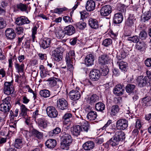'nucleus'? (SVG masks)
Returning <instances> with one entry per match:
<instances>
[{"label": "nucleus", "instance_id": "f257e3e1", "mask_svg": "<svg viewBox=\"0 0 151 151\" xmlns=\"http://www.w3.org/2000/svg\"><path fill=\"white\" fill-rule=\"evenodd\" d=\"M69 127H65L61 134V139L62 142L60 147L61 149L66 150L69 149V146L73 141L71 136L69 134V131L68 129Z\"/></svg>", "mask_w": 151, "mask_h": 151}, {"label": "nucleus", "instance_id": "f03ea898", "mask_svg": "<svg viewBox=\"0 0 151 151\" xmlns=\"http://www.w3.org/2000/svg\"><path fill=\"white\" fill-rule=\"evenodd\" d=\"M125 138L124 132L121 131H117L115 135L109 141L108 144L112 146H115L118 145L120 141H122Z\"/></svg>", "mask_w": 151, "mask_h": 151}, {"label": "nucleus", "instance_id": "7ed1b4c3", "mask_svg": "<svg viewBox=\"0 0 151 151\" xmlns=\"http://www.w3.org/2000/svg\"><path fill=\"white\" fill-rule=\"evenodd\" d=\"M75 53L73 50H71L66 54L65 59L67 62V70L70 71L73 70V64L75 62Z\"/></svg>", "mask_w": 151, "mask_h": 151}, {"label": "nucleus", "instance_id": "20e7f679", "mask_svg": "<svg viewBox=\"0 0 151 151\" xmlns=\"http://www.w3.org/2000/svg\"><path fill=\"white\" fill-rule=\"evenodd\" d=\"M48 82L49 86L51 87H54L55 88L59 89L62 86V82L59 79L55 77H51L46 81Z\"/></svg>", "mask_w": 151, "mask_h": 151}, {"label": "nucleus", "instance_id": "39448f33", "mask_svg": "<svg viewBox=\"0 0 151 151\" xmlns=\"http://www.w3.org/2000/svg\"><path fill=\"white\" fill-rule=\"evenodd\" d=\"M14 91L12 82H6L4 83V92L7 95L12 94Z\"/></svg>", "mask_w": 151, "mask_h": 151}, {"label": "nucleus", "instance_id": "423d86ee", "mask_svg": "<svg viewBox=\"0 0 151 151\" xmlns=\"http://www.w3.org/2000/svg\"><path fill=\"white\" fill-rule=\"evenodd\" d=\"M116 125L118 129L124 130L128 127V122L125 119H120L117 121Z\"/></svg>", "mask_w": 151, "mask_h": 151}, {"label": "nucleus", "instance_id": "0eeeda50", "mask_svg": "<svg viewBox=\"0 0 151 151\" xmlns=\"http://www.w3.org/2000/svg\"><path fill=\"white\" fill-rule=\"evenodd\" d=\"M46 111L47 116L51 118H56L58 114L55 108L52 106H48L46 109Z\"/></svg>", "mask_w": 151, "mask_h": 151}, {"label": "nucleus", "instance_id": "6e6552de", "mask_svg": "<svg viewBox=\"0 0 151 151\" xmlns=\"http://www.w3.org/2000/svg\"><path fill=\"white\" fill-rule=\"evenodd\" d=\"M101 74L99 70L96 69H93L91 70L90 73V79L93 81H97L100 78Z\"/></svg>", "mask_w": 151, "mask_h": 151}, {"label": "nucleus", "instance_id": "1a4fd4ad", "mask_svg": "<svg viewBox=\"0 0 151 151\" xmlns=\"http://www.w3.org/2000/svg\"><path fill=\"white\" fill-rule=\"evenodd\" d=\"M136 19L134 14L129 15L125 22V25L132 28H134L135 27Z\"/></svg>", "mask_w": 151, "mask_h": 151}, {"label": "nucleus", "instance_id": "9d476101", "mask_svg": "<svg viewBox=\"0 0 151 151\" xmlns=\"http://www.w3.org/2000/svg\"><path fill=\"white\" fill-rule=\"evenodd\" d=\"M68 105L67 101L63 98L57 100V107L61 110H64L68 109Z\"/></svg>", "mask_w": 151, "mask_h": 151}, {"label": "nucleus", "instance_id": "9b49d317", "mask_svg": "<svg viewBox=\"0 0 151 151\" xmlns=\"http://www.w3.org/2000/svg\"><path fill=\"white\" fill-rule=\"evenodd\" d=\"M125 87L124 86L121 84L116 85L114 88V93L117 96L122 95L124 91Z\"/></svg>", "mask_w": 151, "mask_h": 151}, {"label": "nucleus", "instance_id": "f8f14e48", "mask_svg": "<svg viewBox=\"0 0 151 151\" xmlns=\"http://www.w3.org/2000/svg\"><path fill=\"white\" fill-rule=\"evenodd\" d=\"M79 89V88H77L76 91L73 90L70 92L69 95L71 100L76 101L78 100L80 98L81 96L80 93L78 91Z\"/></svg>", "mask_w": 151, "mask_h": 151}, {"label": "nucleus", "instance_id": "ddd939ff", "mask_svg": "<svg viewBox=\"0 0 151 151\" xmlns=\"http://www.w3.org/2000/svg\"><path fill=\"white\" fill-rule=\"evenodd\" d=\"M112 12V8L109 5H105L101 8L100 10V14L101 16H108Z\"/></svg>", "mask_w": 151, "mask_h": 151}, {"label": "nucleus", "instance_id": "4468645a", "mask_svg": "<svg viewBox=\"0 0 151 151\" xmlns=\"http://www.w3.org/2000/svg\"><path fill=\"white\" fill-rule=\"evenodd\" d=\"M5 34L7 39L10 40L14 39L16 36V34L12 28L7 29L5 31Z\"/></svg>", "mask_w": 151, "mask_h": 151}, {"label": "nucleus", "instance_id": "2eb2a0df", "mask_svg": "<svg viewBox=\"0 0 151 151\" xmlns=\"http://www.w3.org/2000/svg\"><path fill=\"white\" fill-rule=\"evenodd\" d=\"M30 22L28 19L24 16L18 17L16 18L15 21L16 24L19 26H21L25 24H28Z\"/></svg>", "mask_w": 151, "mask_h": 151}, {"label": "nucleus", "instance_id": "dca6fc26", "mask_svg": "<svg viewBox=\"0 0 151 151\" xmlns=\"http://www.w3.org/2000/svg\"><path fill=\"white\" fill-rule=\"evenodd\" d=\"M137 81L138 86L140 87H143L145 86L148 83H150L148 80L146 79L143 76H139L137 79Z\"/></svg>", "mask_w": 151, "mask_h": 151}, {"label": "nucleus", "instance_id": "f3484780", "mask_svg": "<svg viewBox=\"0 0 151 151\" xmlns=\"http://www.w3.org/2000/svg\"><path fill=\"white\" fill-rule=\"evenodd\" d=\"M51 40L48 38H44L41 40L40 42V47L43 49H46L49 47L50 45Z\"/></svg>", "mask_w": 151, "mask_h": 151}, {"label": "nucleus", "instance_id": "a211bd4d", "mask_svg": "<svg viewBox=\"0 0 151 151\" xmlns=\"http://www.w3.org/2000/svg\"><path fill=\"white\" fill-rule=\"evenodd\" d=\"M94 59V56L93 54H90L88 55L85 59L86 65L88 66H91L93 64Z\"/></svg>", "mask_w": 151, "mask_h": 151}, {"label": "nucleus", "instance_id": "6ab92c4d", "mask_svg": "<svg viewBox=\"0 0 151 151\" xmlns=\"http://www.w3.org/2000/svg\"><path fill=\"white\" fill-rule=\"evenodd\" d=\"M95 143L92 141H88L85 142L83 145V149L86 151H89L95 147Z\"/></svg>", "mask_w": 151, "mask_h": 151}, {"label": "nucleus", "instance_id": "aec40b11", "mask_svg": "<svg viewBox=\"0 0 151 151\" xmlns=\"http://www.w3.org/2000/svg\"><path fill=\"white\" fill-rule=\"evenodd\" d=\"M96 6L95 2L92 0H88L87 1L86 8L88 11H93L95 9Z\"/></svg>", "mask_w": 151, "mask_h": 151}, {"label": "nucleus", "instance_id": "412c9836", "mask_svg": "<svg viewBox=\"0 0 151 151\" xmlns=\"http://www.w3.org/2000/svg\"><path fill=\"white\" fill-rule=\"evenodd\" d=\"M80 124L81 131L87 132L90 127L89 122L85 120H83L80 122Z\"/></svg>", "mask_w": 151, "mask_h": 151}, {"label": "nucleus", "instance_id": "4be33fe9", "mask_svg": "<svg viewBox=\"0 0 151 151\" xmlns=\"http://www.w3.org/2000/svg\"><path fill=\"white\" fill-rule=\"evenodd\" d=\"M88 22L89 25L92 28L97 29L99 28V23L98 21L96 19L93 18H91L89 19Z\"/></svg>", "mask_w": 151, "mask_h": 151}, {"label": "nucleus", "instance_id": "5701e85b", "mask_svg": "<svg viewBox=\"0 0 151 151\" xmlns=\"http://www.w3.org/2000/svg\"><path fill=\"white\" fill-rule=\"evenodd\" d=\"M123 19L122 14L120 12L117 13L114 15L113 21L115 24H119L122 22Z\"/></svg>", "mask_w": 151, "mask_h": 151}, {"label": "nucleus", "instance_id": "b1692460", "mask_svg": "<svg viewBox=\"0 0 151 151\" xmlns=\"http://www.w3.org/2000/svg\"><path fill=\"white\" fill-rule=\"evenodd\" d=\"M99 97L96 94H93L89 96L88 99V103L91 105H93L95 103L98 101Z\"/></svg>", "mask_w": 151, "mask_h": 151}, {"label": "nucleus", "instance_id": "393cba45", "mask_svg": "<svg viewBox=\"0 0 151 151\" xmlns=\"http://www.w3.org/2000/svg\"><path fill=\"white\" fill-rule=\"evenodd\" d=\"M65 31L66 35H71L74 34L75 32V29L71 25H69L64 28Z\"/></svg>", "mask_w": 151, "mask_h": 151}, {"label": "nucleus", "instance_id": "a878e982", "mask_svg": "<svg viewBox=\"0 0 151 151\" xmlns=\"http://www.w3.org/2000/svg\"><path fill=\"white\" fill-rule=\"evenodd\" d=\"M45 145L47 147L50 149L54 148L57 145V142L55 139H49L45 142Z\"/></svg>", "mask_w": 151, "mask_h": 151}, {"label": "nucleus", "instance_id": "bb28decb", "mask_svg": "<svg viewBox=\"0 0 151 151\" xmlns=\"http://www.w3.org/2000/svg\"><path fill=\"white\" fill-rule=\"evenodd\" d=\"M22 138L19 137L16 139L14 142V147L17 148H21L23 145Z\"/></svg>", "mask_w": 151, "mask_h": 151}, {"label": "nucleus", "instance_id": "cd10ccee", "mask_svg": "<svg viewBox=\"0 0 151 151\" xmlns=\"http://www.w3.org/2000/svg\"><path fill=\"white\" fill-rule=\"evenodd\" d=\"M81 131V126L77 125L73 127L72 132L73 135L77 137L79 135Z\"/></svg>", "mask_w": 151, "mask_h": 151}, {"label": "nucleus", "instance_id": "c85d7f7f", "mask_svg": "<svg viewBox=\"0 0 151 151\" xmlns=\"http://www.w3.org/2000/svg\"><path fill=\"white\" fill-rule=\"evenodd\" d=\"M14 66L17 72L19 73H22L24 72V65L23 63L19 65L17 63H15Z\"/></svg>", "mask_w": 151, "mask_h": 151}, {"label": "nucleus", "instance_id": "c756f323", "mask_svg": "<svg viewBox=\"0 0 151 151\" xmlns=\"http://www.w3.org/2000/svg\"><path fill=\"white\" fill-rule=\"evenodd\" d=\"M32 133L33 136L38 139H41L43 137V133L39 132L35 129L33 128L32 130Z\"/></svg>", "mask_w": 151, "mask_h": 151}, {"label": "nucleus", "instance_id": "7c9ffc66", "mask_svg": "<svg viewBox=\"0 0 151 151\" xmlns=\"http://www.w3.org/2000/svg\"><path fill=\"white\" fill-rule=\"evenodd\" d=\"M97 116V113L93 111H90L87 115V118L89 120H94Z\"/></svg>", "mask_w": 151, "mask_h": 151}, {"label": "nucleus", "instance_id": "2f4dec72", "mask_svg": "<svg viewBox=\"0 0 151 151\" xmlns=\"http://www.w3.org/2000/svg\"><path fill=\"white\" fill-rule=\"evenodd\" d=\"M151 17V13L150 12L148 11L143 13V15L142 16V22H145L150 19Z\"/></svg>", "mask_w": 151, "mask_h": 151}, {"label": "nucleus", "instance_id": "473e14b6", "mask_svg": "<svg viewBox=\"0 0 151 151\" xmlns=\"http://www.w3.org/2000/svg\"><path fill=\"white\" fill-rule=\"evenodd\" d=\"M142 104L144 106H150V98L147 96L142 99Z\"/></svg>", "mask_w": 151, "mask_h": 151}, {"label": "nucleus", "instance_id": "72a5a7b5", "mask_svg": "<svg viewBox=\"0 0 151 151\" xmlns=\"http://www.w3.org/2000/svg\"><path fill=\"white\" fill-rule=\"evenodd\" d=\"M11 107L1 104H0V111L4 114H7L9 112Z\"/></svg>", "mask_w": 151, "mask_h": 151}, {"label": "nucleus", "instance_id": "f704fd0d", "mask_svg": "<svg viewBox=\"0 0 151 151\" xmlns=\"http://www.w3.org/2000/svg\"><path fill=\"white\" fill-rule=\"evenodd\" d=\"M20 115L21 116L24 117L27 115V112L28 110L25 105L21 104L20 106Z\"/></svg>", "mask_w": 151, "mask_h": 151}, {"label": "nucleus", "instance_id": "c9c22d12", "mask_svg": "<svg viewBox=\"0 0 151 151\" xmlns=\"http://www.w3.org/2000/svg\"><path fill=\"white\" fill-rule=\"evenodd\" d=\"M108 60V56L106 55H101L99 59V62L101 65H105L107 63Z\"/></svg>", "mask_w": 151, "mask_h": 151}, {"label": "nucleus", "instance_id": "e433bc0d", "mask_svg": "<svg viewBox=\"0 0 151 151\" xmlns=\"http://www.w3.org/2000/svg\"><path fill=\"white\" fill-rule=\"evenodd\" d=\"M17 10L22 12H26L27 9V6L26 4L20 3L17 5Z\"/></svg>", "mask_w": 151, "mask_h": 151}, {"label": "nucleus", "instance_id": "4c0bfd02", "mask_svg": "<svg viewBox=\"0 0 151 151\" xmlns=\"http://www.w3.org/2000/svg\"><path fill=\"white\" fill-rule=\"evenodd\" d=\"M72 114L70 113H66L65 114L63 117V123L66 124L70 122V118H71Z\"/></svg>", "mask_w": 151, "mask_h": 151}, {"label": "nucleus", "instance_id": "58836bf2", "mask_svg": "<svg viewBox=\"0 0 151 151\" xmlns=\"http://www.w3.org/2000/svg\"><path fill=\"white\" fill-rule=\"evenodd\" d=\"M119 63V68L122 71H126L127 70L128 67V64L126 62L123 61L117 62Z\"/></svg>", "mask_w": 151, "mask_h": 151}, {"label": "nucleus", "instance_id": "ea45409f", "mask_svg": "<svg viewBox=\"0 0 151 151\" xmlns=\"http://www.w3.org/2000/svg\"><path fill=\"white\" fill-rule=\"evenodd\" d=\"M146 47V45L143 41H141L137 43L136 48L138 50L141 51L144 50Z\"/></svg>", "mask_w": 151, "mask_h": 151}, {"label": "nucleus", "instance_id": "a19ab883", "mask_svg": "<svg viewBox=\"0 0 151 151\" xmlns=\"http://www.w3.org/2000/svg\"><path fill=\"white\" fill-rule=\"evenodd\" d=\"M135 87V85L132 84H128L126 86V90L127 92L130 94L133 92Z\"/></svg>", "mask_w": 151, "mask_h": 151}, {"label": "nucleus", "instance_id": "79ce46f5", "mask_svg": "<svg viewBox=\"0 0 151 151\" xmlns=\"http://www.w3.org/2000/svg\"><path fill=\"white\" fill-rule=\"evenodd\" d=\"M95 108L96 110L101 111L104 110L105 105L104 104L101 102H98L96 104Z\"/></svg>", "mask_w": 151, "mask_h": 151}, {"label": "nucleus", "instance_id": "37998d69", "mask_svg": "<svg viewBox=\"0 0 151 151\" xmlns=\"http://www.w3.org/2000/svg\"><path fill=\"white\" fill-rule=\"evenodd\" d=\"M11 99V97L8 96L3 100L1 104L12 107L11 105V103H12Z\"/></svg>", "mask_w": 151, "mask_h": 151}, {"label": "nucleus", "instance_id": "c03bdc74", "mask_svg": "<svg viewBox=\"0 0 151 151\" xmlns=\"http://www.w3.org/2000/svg\"><path fill=\"white\" fill-rule=\"evenodd\" d=\"M112 43V40L110 38H108L103 41L102 45L104 47H108L111 45Z\"/></svg>", "mask_w": 151, "mask_h": 151}, {"label": "nucleus", "instance_id": "a18cd8bd", "mask_svg": "<svg viewBox=\"0 0 151 151\" xmlns=\"http://www.w3.org/2000/svg\"><path fill=\"white\" fill-rule=\"evenodd\" d=\"M64 50V47L62 46H58L53 51L52 54H61Z\"/></svg>", "mask_w": 151, "mask_h": 151}, {"label": "nucleus", "instance_id": "49530a36", "mask_svg": "<svg viewBox=\"0 0 151 151\" xmlns=\"http://www.w3.org/2000/svg\"><path fill=\"white\" fill-rule=\"evenodd\" d=\"M40 94L41 96L44 98L49 97L50 95V91L46 89L41 91H40Z\"/></svg>", "mask_w": 151, "mask_h": 151}, {"label": "nucleus", "instance_id": "de8ad7c7", "mask_svg": "<svg viewBox=\"0 0 151 151\" xmlns=\"http://www.w3.org/2000/svg\"><path fill=\"white\" fill-rule=\"evenodd\" d=\"M127 40H128L131 41L133 43H137L139 41V38L138 36L135 35L128 37Z\"/></svg>", "mask_w": 151, "mask_h": 151}, {"label": "nucleus", "instance_id": "09e8293b", "mask_svg": "<svg viewBox=\"0 0 151 151\" xmlns=\"http://www.w3.org/2000/svg\"><path fill=\"white\" fill-rule=\"evenodd\" d=\"M75 25L76 27L80 29H83L86 26V24L84 22H78L76 23Z\"/></svg>", "mask_w": 151, "mask_h": 151}, {"label": "nucleus", "instance_id": "8fccbe9b", "mask_svg": "<svg viewBox=\"0 0 151 151\" xmlns=\"http://www.w3.org/2000/svg\"><path fill=\"white\" fill-rule=\"evenodd\" d=\"M119 106L117 105L113 106L112 107L111 114L113 115H115L119 111Z\"/></svg>", "mask_w": 151, "mask_h": 151}, {"label": "nucleus", "instance_id": "3c124183", "mask_svg": "<svg viewBox=\"0 0 151 151\" xmlns=\"http://www.w3.org/2000/svg\"><path fill=\"white\" fill-rule=\"evenodd\" d=\"M66 35L65 30H59L57 32L56 35L57 37L60 38H62L64 37L65 35Z\"/></svg>", "mask_w": 151, "mask_h": 151}, {"label": "nucleus", "instance_id": "603ef678", "mask_svg": "<svg viewBox=\"0 0 151 151\" xmlns=\"http://www.w3.org/2000/svg\"><path fill=\"white\" fill-rule=\"evenodd\" d=\"M47 125V122L45 120H42L39 122V126L41 129L46 128Z\"/></svg>", "mask_w": 151, "mask_h": 151}, {"label": "nucleus", "instance_id": "864d4df0", "mask_svg": "<svg viewBox=\"0 0 151 151\" xmlns=\"http://www.w3.org/2000/svg\"><path fill=\"white\" fill-rule=\"evenodd\" d=\"M139 36L141 39L145 40L147 37V33L145 31L142 30L140 33Z\"/></svg>", "mask_w": 151, "mask_h": 151}, {"label": "nucleus", "instance_id": "5fc2aeb1", "mask_svg": "<svg viewBox=\"0 0 151 151\" xmlns=\"http://www.w3.org/2000/svg\"><path fill=\"white\" fill-rule=\"evenodd\" d=\"M67 9L65 7L63 8H56L54 10V12L55 13L60 14L63 11L66 10Z\"/></svg>", "mask_w": 151, "mask_h": 151}, {"label": "nucleus", "instance_id": "6e6d98bb", "mask_svg": "<svg viewBox=\"0 0 151 151\" xmlns=\"http://www.w3.org/2000/svg\"><path fill=\"white\" fill-rule=\"evenodd\" d=\"M37 28L38 27L36 25H35L32 28V37L33 40H34L35 38V35L37 33Z\"/></svg>", "mask_w": 151, "mask_h": 151}, {"label": "nucleus", "instance_id": "4d7b16f0", "mask_svg": "<svg viewBox=\"0 0 151 151\" xmlns=\"http://www.w3.org/2000/svg\"><path fill=\"white\" fill-rule=\"evenodd\" d=\"M52 56L54 60L57 61L61 60L62 58L61 54H52Z\"/></svg>", "mask_w": 151, "mask_h": 151}, {"label": "nucleus", "instance_id": "13d9d810", "mask_svg": "<svg viewBox=\"0 0 151 151\" xmlns=\"http://www.w3.org/2000/svg\"><path fill=\"white\" fill-rule=\"evenodd\" d=\"M81 14V19H83L87 18L88 16V14L86 11L81 12H80Z\"/></svg>", "mask_w": 151, "mask_h": 151}, {"label": "nucleus", "instance_id": "bf43d9fd", "mask_svg": "<svg viewBox=\"0 0 151 151\" xmlns=\"http://www.w3.org/2000/svg\"><path fill=\"white\" fill-rule=\"evenodd\" d=\"M15 31L17 34L20 35L23 33V29L22 27H19L16 28Z\"/></svg>", "mask_w": 151, "mask_h": 151}, {"label": "nucleus", "instance_id": "052dcab7", "mask_svg": "<svg viewBox=\"0 0 151 151\" xmlns=\"http://www.w3.org/2000/svg\"><path fill=\"white\" fill-rule=\"evenodd\" d=\"M39 59L40 60H46L47 59V55L45 54L39 53L38 54Z\"/></svg>", "mask_w": 151, "mask_h": 151}, {"label": "nucleus", "instance_id": "680f3d73", "mask_svg": "<svg viewBox=\"0 0 151 151\" xmlns=\"http://www.w3.org/2000/svg\"><path fill=\"white\" fill-rule=\"evenodd\" d=\"M112 72L113 73V76H119L120 74L119 70L116 68L113 69L112 70Z\"/></svg>", "mask_w": 151, "mask_h": 151}, {"label": "nucleus", "instance_id": "e2e57ef3", "mask_svg": "<svg viewBox=\"0 0 151 151\" xmlns=\"http://www.w3.org/2000/svg\"><path fill=\"white\" fill-rule=\"evenodd\" d=\"M109 72V70L108 68L106 66H105L104 67H103L102 69V73L104 76H106L107 75Z\"/></svg>", "mask_w": 151, "mask_h": 151}, {"label": "nucleus", "instance_id": "0e129e2a", "mask_svg": "<svg viewBox=\"0 0 151 151\" xmlns=\"http://www.w3.org/2000/svg\"><path fill=\"white\" fill-rule=\"evenodd\" d=\"M30 117H28L26 119L25 122L26 124L30 127H33L32 124L30 121Z\"/></svg>", "mask_w": 151, "mask_h": 151}, {"label": "nucleus", "instance_id": "69168bd1", "mask_svg": "<svg viewBox=\"0 0 151 151\" xmlns=\"http://www.w3.org/2000/svg\"><path fill=\"white\" fill-rule=\"evenodd\" d=\"M63 20L65 22L69 23L71 22V20L72 19L69 16H64L63 17Z\"/></svg>", "mask_w": 151, "mask_h": 151}, {"label": "nucleus", "instance_id": "338daca9", "mask_svg": "<svg viewBox=\"0 0 151 151\" xmlns=\"http://www.w3.org/2000/svg\"><path fill=\"white\" fill-rule=\"evenodd\" d=\"M147 76L144 77L146 78V79L148 80L150 82L151 81V71L149 70L147 71L146 72Z\"/></svg>", "mask_w": 151, "mask_h": 151}, {"label": "nucleus", "instance_id": "774afa93", "mask_svg": "<svg viewBox=\"0 0 151 151\" xmlns=\"http://www.w3.org/2000/svg\"><path fill=\"white\" fill-rule=\"evenodd\" d=\"M145 64L148 67H151V58H147L145 61Z\"/></svg>", "mask_w": 151, "mask_h": 151}]
</instances>
